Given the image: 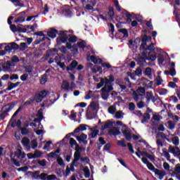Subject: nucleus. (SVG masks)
I'll return each instance as SVG.
<instances>
[{
    "label": "nucleus",
    "mask_w": 180,
    "mask_h": 180,
    "mask_svg": "<svg viewBox=\"0 0 180 180\" xmlns=\"http://www.w3.org/2000/svg\"><path fill=\"white\" fill-rule=\"evenodd\" d=\"M27 32V29L25 27H20L19 25L18 26V33H26Z\"/></svg>",
    "instance_id": "57"
},
{
    "label": "nucleus",
    "mask_w": 180,
    "mask_h": 180,
    "mask_svg": "<svg viewBox=\"0 0 180 180\" xmlns=\"http://www.w3.org/2000/svg\"><path fill=\"white\" fill-rule=\"evenodd\" d=\"M74 137H75L79 144H81L84 140H86V139H88V135L82 133L80 136H74Z\"/></svg>",
    "instance_id": "17"
},
{
    "label": "nucleus",
    "mask_w": 180,
    "mask_h": 180,
    "mask_svg": "<svg viewBox=\"0 0 180 180\" xmlns=\"http://www.w3.org/2000/svg\"><path fill=\"white\" fill-rule=\"evenodd\" d=\"M83 172H84V176L86 178H89L91 176V171H89V168H88V167L83 169Z\"/></svg>",
    "instance_id": "34"
},
{
    "label": "nucleus",
    "mask_w": 180,
    "mask_h": 180,
    "mask_svg": "<svg viewBox=\"0 0 180 180\" xmlns=\"http://www.w3.org/2000/svg\"><path fill=\"white\" fill-rule=\"evenodd\" d=\"M110 127H113V122L108 121L105 122L104 125L101 126V130L103 131L106 130V129H110Z\"/></svg>",
    "instance_id": "18"
},
{
    "label": "nucleus",
    "mask_w": 180,
    "mask_h": 180,
    "mask_svg": "<svg viewBox=\"0 0 180 180\" xmlns=\"http://www.w3.org/2000/svg\"><path fill=\"white\" fill-rule=\"evenodd\" d=\"M8 113H6L5 111H3L0 113V122H4L5 120V118L8 116Z\"/></svg>",
    "instance_id": "43"
},
{
    "label": "nucleus",
    "mask_w": 180,
    "mask_h": 180,
    "mask_svg": "<svg viewBox=\"0 0 180 180\" xmlns=\"http://www.w3.org/2000/svg\"><path fill=\"white\" fill-rule=\"evenodd\" d=\"M98 134H99V130H98V129H94V130L91 133V139H95V137H96V136H98Z\"/></svg>",
    "instance_id": "56"
},
{
    "label": "nucleus",
    "mask_w": 180,
    "mask_h": 180,
    "mask_svg": "<svg viewBox=\"0 0 180 180\" xmlns=\"http://www.w3.org/2000/svg\"><path fill=\"white\" fill-rule=\"evenodd\" d=\"M124 116V113H123V111L119 110L117 112H115V118L116 119H122Z\"/></svg>",
    "instance_id": "38"
},
{
    "label": "nucleus",
    "mask_w": 180,
    "mask_h": 180,
    "mask_svg": "<svg viewBox=\"0 0 180 180\" xmlns=\"http://www.w3.org/2000/svg\"><path fill=\"white\" fill-rule=\"evenodd\" d=\"M158 61L159 63V64H162V63H164V61H165V60L164 59V56H162V55H158Z\"/></svg>",
    "instance_id": "59"
},
{
    "label": "nucleus",
    "mask_w": 180,
    "mask_h": 180,
    "mask_svg": "<svg viewBox=\"0 0 180 180\" xmlns=\"http://www.w3.org/2000/svg\"><path fill=\"white\" fill-rule=\"evenodd\" d=\"M146 53L147 61H155L157 60V55H150L151 52H149L148 54L147 52Z\"/></svg>",
    "instance_id": "20"
},
{
    "label": "nucleus",
    "mask_w": 180,
    "mask_h": 180,
    "mask_svg": "<svg viewBox=\"0 0 180 180\" xmlns=\"http://www.w3.org/2000/svg\"><path fill=\"white\" fill-rule=\"evenodd\" d=\"M153 96L154 94H153V91L146 92L147 102H150L151 101V98H153Z\"/></svg>",
    "instance_id": "45"
},
{
    "label": "nucleus",
    "mask_w": 180,
    "mask_h": 180,
    "mask_svg": "<svg viewBox=\"0 0 180 180\" xmlns=\"http://www.w3.org/2000/svg\"><path fill=\"white\" fill-rule=\"evenodd\" d=\"M3 70L4 71H8V70H11V67H12V65L9 61H7L3 64Z\"/></svg>",
    "instance_id": "28"
},
{
    "label": "nucleus",
    "mask_w": 180,
    "mask_h": 180,
    "mask_svg": "<svg viewBox=\"0 0 180 180\" xmlns=\"http://www.w3.org/2000/svg\"><path fill=\"white\" fill-rule=\"evenodd\" d=\"M118 32L119 33H122L123 37H129V32L127 31V30L122 28L118 30Z\"/></svg>",
    "instance_id": "33"
},
{
    "label": "nucleus",
    "mask_w": 180,
    "mask_h": 180,
    "mask_svg": "<svg viewBox=\"0 0 180 180\" xmlns=\"http://www.w3.org/2000/svg\"><path fill=\"white\" fill-rule=\"evenodd\" d=\"M142 56H143L138 57L136 59V62L138 63L139 65H140V67H144V65L147 64L146 53H142Z\"/></svg>",
    "instance_id": "7"
},
{
    "label": "nucleus",
    "mask_w": 180,
    "mask_h": 180,
    "mask_svg": "<svg viewBox=\"0 0 180 180\" xmlns=\"http://www.w3.org/2000/svg\"><path fill=\"white\" fill-rule=\"evenodd\" d=\"M36 101V98L34 97H31L27 101L24 103V106H29L33 103Z\"/></svg>",
    "instance_id": "31"
},
{
    "label": "nucleus",
    "mask_w": 180,
    "mask_h": 180,
    "mask_svg": "<svg viewBox=\"0 0 180 180\" xmlns=\"http://www.w3.org/2000/svg\"><path fill=\"white\" fill-rule=\"evenodd\" d=\"M47 176H48V174H46V173H41L40 175H39V179H41V180H47Z\"/></svg>",
    "instance_id": "63"
},
{
    "label": "nucleus",
    "mask_w": 180,
    "mask_h": 180,
    "mask_svg": "<svg viewBox=\"0 0 180 180\" xmlns=\"http://www.w3.org/2000/svg\"><path fill=\"white\" fill-rule=\"evenodd\" d=\"M77 46L79 47V49H85V47H86V45L85 44V41H82L80 42H77Z\"/></svg>",
    "instance_id": "55"
},
{
    "label": "nucleus",
    "mask_w": 180,
    "mask_h": 180,
    "mask_svg": "<svg viewBox=\"0 0 180 180\" xmlns=\"http://www.w3.org/2000/svg\"><path fill=\"white\" fill-rule=\"evenodd\" d=\"M115 112H116V106L111 105L108 108V113H110V115H115Z\"/></svg>",
    "instance_id": "40"
},
{
    "label": "nucleus",
    "mask_w": 180,
    "mask_h": 180,
    "mask_svg": "<svg viewBox=\"0 0 180 180\" xmlns=\"http://www.w3.org/2000/svg\"><path fill=\"white\" fill-rule=\"evenodd\" d=\"M145 75H147L149 79H153V72L151 68L148 67L145 70Z\"/></svg>",
    "instance_id": "23"
},
{
    "label": "nucleus",
    "mask_w": 180,
    "mask_h": 180,
    "mask_svg": "<svg viewBox=\"0 0 180 180\" xmlns=\"http://www.w3.org/2000/svg\"><path fill=\"white\" fill-rule=\"evenodd\" d=\"M167 124L169 126V130H173V129H175V124L172 122V121L169 120L167 122Z\"/></svg>",
    "instance_id": "58"
},
{
    "label": "nucleus",
    "mask_w": 180,
    "mask_h": 180,
    "mask_svg": "<svg viewBox=\"0 0 180 180\" xmlns=\"http://www.w3.org/2000/svg\"><path fill=\"white\" fill-rule=\"evenodd\" d=\"M151 40H153L151 36L143 35L141 41L142 43H147V41H151Z\"/></svg>",
    "instance_id": "29"
},
{
    "label": "nucleus",
    "mask_w": 180,
    "mask_h": 180,
    "mask_svg": "<svg viewBox=\"0 0 180 180\" xmlns=\"http://www.w3.org/2000/svg\"><path fill=\"white\" fill-rule=\"evenodd\" d=\"M78 66V61L74 60L66 68V71H74L75 69Z\"/></svg>",
    "instance_id": "11"
},
{
    "label": "nucleus",
    "mask_w": 180,
    "mask_h": 180,
    "mask_svg": "<svg viewBox=\"0 0 180 180\" xmlns=\"http://www.w3.org/2000/svg\"><path fill=\"white\" fill-rule=\"evenodd\" d=\"M79 160L82 162H85V164H89V162H91V160H89V158H88V157H81L80 156Z\"/></svg>",
    "instance_id": "44"
},
{
    "label": "nucleus",
    "mask_w": 180,
    "mask_h": 180,
    "mask_svg": "<svg viewBox=\"0 0 180 180\" xmlns=\"http://www.w3.org/2000/svg\"><path fill=\"white\" fill-rule=\"evenodd\" d=\"M172 141L174 146H179V137L174 136L172 139Z\"/></svg>",
    "instance_id": "41"
},
{
    "label": "nucleus",
    "mask_w": 180,
    "mask_h": 180,
    "mask_svg": "<svg viewBox=\"0 0 180 180\" xmlns=\"http://www.w3.org/2000/svg\"><path fill=\"white\" fill-rule=\"evenodd\" d=\"M19 150H18V151L15 152H11V155H10V158H11V162H13L14 165H15V167H20V162H18V160H16L15 159V158L16 157L18 158V157H19Z\"/></svg>",
    "instance_id": "6"
},
{
    "label": "nucleus",
    "mask_w": 180,
    "mask_h": 180,
    "mask_svg": "<svg viewBox=\"0 0 180 180\" xmlns=\"http://www.w3.org/2000/svg\"><path fill=\"white\" fill-rule=\"evenodd\" d=\"M8 84L9 86L5 89V92H6V91H12L13 88H16V86H19L20 84V82H17L16 83H12V82H9Z\"/></svg>",
    "instance_id": "16"
},
{
    "label": "nucleus",
    "mask_w": 180,
    "mask_h": 180,
    "mask_svg": "<svg viewBox=\"0 0 180 180\" xmlns=\"http://www.w3.org/2000/svg\"><path fill=\"white\" fill-rule=\"evenodd\" d=\"M140 43H141V39H140V37H137L134 41L133 46L137 49V47L140 46Z\"/></svg>",
    "instance_id": "37"
},
{
    "label": "nucleus",
    "mask_w": 180,
    "mask_h": 180,
    "mask_svg": "<svg viewBox=\"0 0 180 180\" xmlns=\"http://www.w3.org/2000/svg\"><path fill=\"white\" fill-rule=\"evenodd\" d=\"M37 117H38V119L39 120H43V117H44L43 116V112L40 110H38V113L37 114Z\"/></svg>",
    "instance_id": "60"
},
{
    "label": "nucleus",
    "mask_w": 180,
    "mask_h": 180,
    "mask_svg": "<svg viewBox=\"0 0 180 180\" xmlns=\"http://www.w3.org/2000/svg\"><path fill=\"white\" fill-rule=\"evenodd\" d=\"M57 65H58L59 67H60V68L65 71V63H61V61H58L57 63Z\"/></svg>",
    "instance_id": "62"
},
{
    "label": "nucleus",
    "mask_w": 180,
    "mask_h": 180,
    "mask_svg": "<svg viewBox=\"0 0 180 180\" xmlns=\"http://www.w3.org/2000/svg\"><path fill=\"white\" fill-rule=\"evenodd\" d=\"M142 117H143V119L141 120V123L144 124L147 123V122H148V120H150V119H151V115L148 112H145L143 115Z\"/></svg>",
    "instance_id": "19"
},
{
    "label": "nucleus",
    "mask_w": 180,
    "mask_h": 180,
    "mask_svg": "<svg viewBox=\"0 0 180 180\" xmlns=\"http://www.w3.org/2000/svg\"><path fill=\"white\" fill-rule=\"evenodd\" d=\"M139 50H148L150 53H155V47H154V43H151L150 45H147V43H142L139 47Z\"/></svg>",
    "instance_id": "4"
},
{
    "label": "nucleus",
    "mask_w": 180,
    "mask_h": 180,
    "mask_svg": "<svg viewBox=\"0 0 180 180\" xmlns=\"http://www.w3.org/2000/svg\"><path fill=\"white\" fill-rule=\"evenodd\" d=\"M62 89H65V91H70V82L67 80H63L61 85Z\"/></svg>",
    "instance_id": "21"
},
{
    "label": "nucleus",
    "mask_w": 180,
    "mask_h": 180,
    "mask_svg": "<svg viewBox=\"0 0 180 180\" xmlns=\"http://www.w3.org/2000/svg\"><path fill=\"white\" fill-rule=\"evenodd\" d=\"M117 146H121V147H126V142L124 141V139L118 141Z\"/></svg>",
    "instance_id": "64"
},
{
    "label": "nucleus",
    "mask_w": 180,
    "mask_h": 180,
    "mask_svg": "<svg viewBox=\"0 0 180 180\" xmlns=\"http://www.w3.org/2000/svg\"><path fill=\"white\" fill-rule=\"evenodd\" d=\"M37 163L41 167H46V165H47V160H46V159H43L42 160H38Z\"/></svg>",
    "instance_id": "51"
},
{
    "label": "nucleus",
    "mask_w": 180,
    "mask_h": 180,
    "mask_svg": "<svg viewBox=\"0 0 180 180\" xmlns=\"http://www.w3.org/2000/svg\"><path fill=\"white\" fill-rule=\"evenodd\" d=\"M108 16L110 18V19H113L115 18V8L112 6L108 7Z\"/></svg>",
    "instance_id": "25"
},
{
    "label": "nucleus",
    "mask_w": 180,
    "mask_h": 180,
    "mask_svg": "<svg viewBox=\"0 0 180 180\" xmlns=\"http://www.w3.org/2000/svg\"><path fill=\"white\" fill-rule=\"evenodd\" d=\"M25 20H26V17L25 15H22L17 18V19L14 20V23H19V22L20 23H23V22H25Z\"/></svg>",
    "instance_id": "32"
},
{
    "label": "nucleus",
    "mask_w": 180,
    "mask_h": 180,
    "mask_svg": "<svg viewBox=\"0 0 180 180\" xmlns=\"http://www.w3.org/2000/svg\"><path fill=\"white\" fill-rule=\"evenodd\" d=\"M108 134H110V136H119V134H120V131L117 129H110L108 131Z\"/></svg>",
    "instance_id": "26"
},
{
    "label": "nucleus",
    "mask_w": 180,
    "mask_h": 180,
    "mask_svg": "<svg viewBox=\"0 0 180 180\" xmlns=\"http://www.w3.org/2000/svg\"><path fill=\"white\" fill-rule=\"evenodd\" d=\"M75 150L73 163L79 161V158H81V153H82V147L79 146V145H77Z\"/></svg>",
    "instance_id": "5"
},
{
    "label": "nucleus",
    "mask_w": 180,
    "mask_h": 180,
    "mask_svg": "<svg viewBox=\"0 0 180 180\" xmlns=\"http://www.w3.org/2000/svg\"><path fill=\"white\" fill-rule=\"evenodd\" d=\"M147 167L150 169V171H153V172H155V170L157 169V168H155V167H154V165L151 162H149L147 165Z\"/></svg>",
    "instance_id": "52"
},
{
    "label": "nucleus",
    "mask_w": 180,
    "mask_h": 180,
    "mask_svg": "<svg viewBox=\"0 0 180 180\" xmlns=\"http://www.w3.org/2000/svg\"><path fill=\"white\" fill-rule=\"evenodd\" d=\"M23 110V105H20L19 108L17 109V110L14 112V114L12 115L11 118L10 119V122H12L15 117L19 115V112Z\"/></svg>",
    "instance_id": "24"
},
{
    "label": "nucleus",
    "mask_w": 180,
    "mask_h": 180,
    "mask_svg": "<svg viewBox=\"0 0 180 180\" xmlns=\"http://www.w3.org/2000/svg\"><path fill=\"white\" fill-rule=\"evenodd\" d=\"M10 46H11V50H19V45L15 42L10 43Z\"/></svg>",
    "instance_id": "47"
},
{
    "label": "nucleus",
    "mask_w": 180,
    "mask_h": 180,
    "mask_svg": "<svg viewBox=\"0 0 180 180\" xmlns=\"http://www.w3.org/2000/svg\"><path fill=\"white\" fill-rule=\"evenodd\" d=\"M27 49V44H26V42H22L20 44L19 49L20 51H25Z\"/></svg>",
    "instance_id": "36"
},
{
    "label": "nucleus",
    "mask_w": 180,
    "mask_h": 180,
    "mask_svg": "<svg viewBox=\"0 0 180 180\" xmlns=\"http://www.w3.org/2000/svg\"><path fill=\"white\" fill-rule=\"evenodd\" d=\"M169 152L171 154H174V155H177V157H180V149L178 147H172V146H169Z\"/></svg>",
    "instance_id": "10"
},
{
    "label": "nucleus",
    "mask_w": 180,
    "mask_h": 180,
    "mask_svg": "<svg viewBox=\"0 0 180 180\" xmlns=\"http://www.w3.org/2000/svg\"><path fill=\"white\" fill-rule=\"evenodd\" d=\"M60 32L55 28H50V31L47 32L49 37L51 39H56L57 37V34H58Z\"/></svg>",
    "instance_id": "9"
},
{
    "label": "nucleus",
    "mask_w": 180,
    "mask_h": 180,
    "mask_svg": "<svg viewBox=\"0 0 180 180\" xmlns=\"http://www.w3.org/2000/svg\"><path fill=\"white\" fill-rule=\"evenodd\" d=\"M57 162L60 167H65V163H64V160L60 156L57 158Z\"/></svg>",
    "instance_id": "46"
},
{
    "label": "nucleus",
    "mask_w": 180,
    "mask_h": 180,
    "mask_svg": "<svg viewBox=\"0 0 180 180\" xmlns=\"http://www.w3.org/2000/svg\"><path fill=\"white\" fill-rule=\"evenodd\" d=\"M68 33V31H59L58 36L56 38V44L57 46H61V44L64 43H67L68 41V38L70 37V35L67 34Z\"/></svg>",
    "instance_id": "2"
},
{
    "label": "nucleus",
    "mask_w": 180,
    "mask_h": 180,
    "mask_svg": "<svg viewBox=\"0 0 180 180\" xmlns=\"http://www.w3.org/2000/svg\"><path fill=\"white\" fill-rule=\"evenodd\" d=\"M101 92L103 93L101 94L102 99H104V101H106L108 98H109V93L112 92L113 91V85H105L101 89Z\"/></svg>",
    "instance_id": "3"
},
{
    "label": "nucleus",
    "mask_w": 180,
    "mask_h": 180,
    "mask_svg": "<svg viewBox=\"0 0 180 180\" xmlns=\"http://www.w3.org/2000/svg\"><path fill=\"white\" fill-rule=\"evenodd\" d=\"M108 78L105 77L104 78L101 77L100 78V82L97 84L96 85V89H101L103 85H113L112 84V82H115V76L113 75H110L108 76Z\"/></svg>",
    "instance_id": "1"
},
{
    "label": "nucleus",
    "mask_w": 180,
    "mask_h": 180,
    "mask_svg": "<svg viewBox=\"0 0 180 180\" xmlns=\"http://www.w3.org/2000/svg\"><path fill=\"white\" fill-rule=\"evenodd\" d=\"M162 84V78H161V76L158 75L156 77V85L157 86H160Z\"/></svg>",
    "instance_id": "53"
},
{
    "label": "nucleus",
    "mask_w": 180,
    "mask_h": 180,
    "mask_svg": "<svg viewBox=\"0 0 180 180\" xmlns=\"http://www.w3.org/2000/svg\"><path fill=\"white\" fill-rule=\"evenodd\" d=\"M46 82H47V74H44L42 78L40 80V84L41 85H45Z\"/></svg>",
    "instance_id": "39"
},
{
    "label": "nucleus",
    "mask_w": 180,
    "mask_h": 180,
    "mask_svg": "<svg viewBox=\"0 0 180 180\" xmlns=\"http://www.w3.org/2000/svg\"><path fill=\"white\" fill-rule=\"evenodd\" d=\"M18 131H21L22 136H26L27 134H29L30 133V131L26 127H22L20 129H18Z\"/></svg>",
    "instance_id": "27"
},
{
    "label": "nucleus",
    "mask_w": 180,
    "mask_h": 180,
    "mask_svg": "<svg viewBox=\"0 0 180 180\" xmlns=\"http://www.w3.org/2000/svg\"><path fill=\"white\" fill-rule=\"evenodd\" d=\"M49 91L47 90H42L39 92V95L42 96V98L44 99L47 95H49Z\"/></svg>",
    "instance_id": "50"
},
{
    "label": "nucleus",
    "mask_w": 180,
    "mask_h": 180,
    "mask_svg": "<svg viewBox=\"0 0 180 180\" xmlns=\"http://www.w3.org/2000/svg\"><path fill=\"white\" fill-rule=\"evenodd\" d=\"M45 40H48L50 44V41H51V39H50L49 37H46V35H44V37H42V39L37 37L35 41L33 42V46H37V44H40L41 42L44 41Z\"/></svg>",
    "instance_id": "8"
},
{
    "label": "nucleus",
    "mask_w": 180,
    "mask_h": 180,
    "mask_svg": "<svg viewBox=\"0 0 180 180\" xmlns=\"http://www.w3.org/2000/svg\"><path fill=\"white\" fill-rule=\"evenodd\" d=\"M165 150H167V148H165L162 150L164 155L165 157V158H167V161H169V160H171V155H169V153L167 151H165Z\"/></svg>",
    "instance_id": "54"
},
{
    "label": "nucleus",
    "mask_w": 180,
    "mask_h": 180,
    "mask_svg": "<svg viewBox=\"0 0 180 180\" xmlns=\"http://www.w3.org/2000/svg\"><path fill=\"white\" fill-rule=\"evenodd\" d=\"M68 36H70L68 39L69 43H75L77 40V38L76 36H71V34H68Z\"/></svg>",
    "instance_id": "35"
},
{
    "label": "nucleus",
    "mask_w": 180,
    "mask_h": 180,
    "mask_svg": "<svg viewBox=\"0 0 180 180\" xmlns=\"http://www.w3.org/2000/svg\"><path fill=\"white\" fill-rule=\"evenodd\" d=\"M15 105H16V104L15 103V102H11V103H10L6 105L3 108V109H5L4 111H5L6 113H9V112H11V110H12V109H13V108H15Z\"/></svg>",
    "instance_id": "13"
},
{
    "label": "nucleus",
    "mask_w": 180,
    "mask_h": 180,
    "mask_svg": "<svg viewBox=\"0 0 180 180\" xmlns=\"http://www.w3.org/2000/svg\"><path fill=\"white\" fill-rule=\"evenodd\" d=\"M32 178H34L35 179H40V175L39 174V171L32 172Z\"/></svg>",
    "instance_id": "61"
},
{
    "label": "nucleus",
    "mask_w": 180,
    "mask_h": 180,
    "mask_svg": "<svg viewBox=\"0 0 180 180\" xmlns=\"http://www.w3.org/2000/svg\"><path fill=\"white\" fill-rule=\"evenodd\" d=\"M69 144H70L71 147H74V146H79L78 143H77V141L74 139V138H70Z\"/></svg>",
    "instance_id": "48"
},
{
    "label": "nucleus",
    "mask_w": 180,
    "mask_h": 180,
    "mask_svg": "<svg viewBox=\"0 0 180 180\" xmlns=\"http://www.w3.org/2000/svg\"><path fill=\"white\" fill-rule=\"evenodd\" d=\"M24 68L25 70V72H28V74L33 72V68L32 65H25L24 66Z\"/></svg>",
    "instance_id": "42"
},
{
    "label": "nucleus",
    "mask_w": 180,
    "mask_h": 180,
    "mask_svg": "<svg viewBox=\"0 0 180 180\" xmlns=\"http://www.w3.org/2000/svg\"><path fill=\"white\" fill-rule=\"evenodd\" d=\"M54 56H58L57 49H52L46 51V57H54Z\"/></svg>",
    "instance_id": "12"
},
{
    "label": "nucleus",
    "mask_w": 180,
    "mask_h": 180,
    "mask_svg": "<svg viewBox=\"0 0 180 180\" xmlns=\"http://www.w3.org/2000/svg\"><path fill=\"white\" fill-rule=\"evenodd\" d=\"M174 175H178L180 174V164H177L176 165L175 167H174Z\"/></svg>",
    "instance_id": "49"
},
{
    "label": "nucleus",
    "mask_w": 180,
    "mask_h": 180,
    "mask_svg": "<svg viewBox=\"0 0 180 180\" xmlns=\"http://www.w3.org/2000/svg\"><path fill=\"white\" fill-rule=\"evenodd\" d=\"M122 134L127 141H130V140H131V132L129 129H124L122 131Z\"/></svg>",
    "instance_id": "14"
},
{
    "label": "nucleus",
    "mask_w": 180,
    "mask_h": 180,
    "mask_svg": "<svg viewBox=\"0 0 180 180\" xmlns=\"http://www.w3.org/2000/svg\"><path fill=\"white\" fill-rule=\"evenodd\" d=\"M155 175L159 176V179L160 180L163 179L165 175H167V172H165V171L160 170L158 169H155Z\"/></svg>",
    "instance_id": "15"
},
{
    "label": "nucleus",
    "mask_w": 180,
    "mask_h": 180,
    "mask_svg": "<svg viewBox=\"0 0 180 180\" xmlns=\"http://www.w3.org/2000/svg\"><path fill=\"white\" fill-rule=\"evenodd\" d=\"M12 4H14L15 6H20L21 8H24L25 4H23V1L20 0H10ZM41 1V0H37Z\"/></svg>",
    "instance_id": "22"
},
{
    "label": "nucleus",
    "mask_w": 180,
    "mask_h": 180,
    "mask_svg": "<svg viewBox=\"0 0 180 180\" xmlns=\"http://www.w3.org/2000/svg\"><path fill=\"white\" fill-rule=\"evenodd\" d=\"M136 92L139 94L140 96H144L146 95V89L144 87H139L136 89Z\"/></svg>",
    "instance_id": "30"
}]
</instances>
